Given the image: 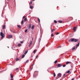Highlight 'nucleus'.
I'll return each instance as SVG.
<instances>
[{"label":"nucleus","instance_id":"6e6552de","mask_svg":"<svg viewBox=\"0 0 80 80\" xmlns=\"http://www.w3.org/2000/svg\"><path fill=\"white\" fill-rule=\"evenodd\" d=\"M72 62H67L66 63V65H68V63H71Z\"/></svg>","mask_w":80,"mask_h":80},{"label":"nucleus","instance_id":"37998d69","mask_svg":"<svg viewBox=\"0 0 80 80\" xmlns=\"http://www.w3.org/2000/svg\"><path fill=\"white\" fill-rule=\"evenodd\" d=\"M38 56L37 55L36 57V58H38Z\"/></svg>","mask_w":80,"mask_h":80},{"label":"nucleus","instance_id":"79ce46f5","mask_svg":"<svg viewBox=\"0 0 80 80\" xmlns=\"http://www.w3.org/2000/svg\"><path fill=\"white\" fill-rule=\"evenodd\" d=\"M61 47H62V46H59L58 47V48H61Z\"/></svg>","mask_w":80,"mask_h":80},{"label":"nucleus","instance_id":"c03bdc74","mask_svg":"<svg viewBox=\"0 0 80 80\" xmlns=\"http://www.w3.org/2000/svg\"><path fill=\"white\" fill-rule=\"evenodd\" d=\"M28 60H27V61L26 62H25V63H28Z\"/></svg>","mask_w":80,"mask_h":80},{"label":"nucleus","instance_id":"b1692460","mask_svg":"<svg viewBox=\"0 0 80 80\" xmlns=\"http://www.w3.org/2000/svg\"><path fill=\"white\" fill-rule=\"evenodd\" d=\"M25 57V55H23L22 56V58H23L24 57Z\"/></svg>","mask_w":80,"mask_h":80},{"label":"nucleus","instance_id":"393cba45","mask_svg":"<svg viewBox=\"0 0 80 80\" xmlns=\"http://www.w3.org/2000/svg\"><path fill=\"white\" fill-rule=\"evenodd\" d=\"M54 22L55 23H57V21L54 20Z\"/></svg>","mask_w":80,"mask_h":80},{"label":"nucleus","instance_id":"8fccbe9b","mask_svg":"<svg viewBox=\"0 0 80 80\" xmlns=\"http://www.w3.org/2000/svg\"><path fill=\"white\" fill-rule=\"evenodd\" d=\"M10 80H13V79H11Z\"/></svg>","mask_w":80,"mask_h":80},{"label":"nucleus","instance_id":"4be33fe9","mask_svg":"<svg viewBox=\"0 0 80 80\" xmlns=\"http://www.w3.org/2000/svg\"><path fill=\"white\" fill-rule=\"evenodd\" d=\"M79 45H80V43L78 42V44L76 45L77 47H78V46H79Z\"/></svg>","mask_w":80,"mask_h":80},{"label":"nucleus","instance_id":"f3484780","mask_svg":"<svg viewBox=\"0 0 80 80\" xmlns=\"http://www.w3.org/2000/svg\"><path fill=\"white\" fill-rule=\"evenodd\" d=\"M27 18H25L24 19V21L25 22L26 21H27Z\"/></svg>","mask_w":80,"mask_h":80},{"label":"nucleus","instance_id":"f03ea898","mask_svg":"<svg viewBox=\"0 0 80 80\" xmlns=\"http://www.w3.org/2000/svg\"><path fill=\"white\" fill-rule=\"evenodd\" d=\"M62 77V74L61 73H59L57 76V77L56 78V79H58V78H60Z\"/></svg>","mask_w":80,"mask_h":80},{"label":"nucleus","instance_id":"dca6fc26","mask_svg":"<svg viewBox=\"0 0 80 80\" xmlns=\"http://www.w3.org/2000/svg\"><path fill=\"white\" fill-rule=\"evenodd\" d=\"M21 23L22 24V25H23V20H22L21 22Z\"/></svg>","mask_w":80,"mask_h":80},{"label":"nucleus","instance_id":"bb28decb","mask_svg":"<svg viewBox=\"0 0 80 80\" xmlns=\"http://www.w3.org/2000/svg\"><path fill=\"white\" fill-rule=\"evenodd\" d=\"M21 44H18V47H20L21 46Z\"/></svg>","mask_w":80,"mask_h":80},{"label":"nucleus","instance_id":"aec40b11","mask_svg":"<svg viewBox=\"0 0 80 80\" xmlns=\"http://www.w3.org/2000/svg\"><path fill=\"white\" fill-rule=\"evenodd\" d=\"M57 62H58V61H57V60L55 61L54 62V63L55 64H56V63H57Z\"/></svg>","mask_w":80,"mask_h":80},{"label":"nucleus","instance_id":"f704fd0d","mask_svg":"<svg viewBox=\"0 0 80 80\" xmlns=\"http://www.w3.org/2000/svg\"><path fill=\"white\" fill-rule=\"evenodd\" d=\"M39 42H40V40H41V38H40L39 39V40H38Z\"/></svg>","mask_w":80,"mask_h":80},{"label":"nucleus","instance_id":"c9c22d12","mask_svg":"<svg viewBox=\"0 0 80 80\" xmlns=\"http://www.w3.org/2000/svg\"><path fill=\"white\" fill-rule=\"evenodd\" d=\"M33 53H36V50H34V51H33Z\"/></svg>","mask_w":80,"mask_h":80},{"label":"nucleus","instance_id":"ddd939ff","mask_svg":"<svg viewBox=\"0 0 80 80\" xmlns=\"http://www.w3.org/2000/svg\"><path fill=\"white\" fill-rule=\"evenodd\" d=\"M76 28H77L76 27H74L73 28V30H74V31H76Z\"/></svg>","mask_w":80,"mask_h":80},{"label":"nucleus","instance_id":"de8ad7c7","mask_svg":"<svg viewBox=\"0 0 80 80\" xmlns=\"http://www.w3.org/2000/svg\"><path fill=\"white\" fill-rule=\"evenodd\" d=\"M74 80V78H73L71 80Z\"/></svg>","mask_w":80,"mask_h":80},{"label":"nucleus","instance_id":"4468645a","mask_svg":"<svg viewBox=\"0 0 80 80\" xmlns=\"http://www.w3.org/2000/svg\"><path fill=\"white\" fill-rule=\"evenodd\" d=\"M28 52V50H27L24 53L25 55H26V53H27Z\"/></svg>","mask_w":80,"mask_h":80},{"label":"nucleus","instance_id":"f8f14e48","mask_svg":"<svg viewBox=\"0 0 80 80\" xmlns=\"http://www.w3.org/2000/svg\"><path fill=\"white\" fill-rule=\"evenodd\" d=\"M10 75L11 78H13V75H12V74H10Z\"/></svg>","mask_w":80,"mask_h":80},{"label":"nucleus","instance_id":"a18cd8bd","mask_svg":"<svg viewBox=\"0 0 80 80\" xmlns=\"http://www.w3.org/2000/svg\"><path fill=\"white\" fill-rule=\"evenodd\" d=\"M25 18V16H23L22 18V19H23V18Z\"/></svg>","mask_w":80,"mask_h":80},{"label":"nucleus","instance_id":"3c124183","mask_svg":"<svg viewBox=\"0 0 80 80\" xmlns=\"http://www.w3.org/2000/svg\"><path fill=\"white\" fill-rule=\"evenodd\" d=\"M32 1H35V0H32Z\"/></svg>","mask_w":80,"mask_h":80},{"label":"nucleus","instance_id":"0eeeda50","mask_svg":"<svg viewBox=\"0 0 80 80\" xmlns=\"http://www.w3.org/2000/svg\"><path fill=\"white\" fill-rule=\"evenodd\" d=\"M12 35H10L8 37V38H12Z\"/></svg>","mask_w":80,"mask_h":80},{"label":"nucleus","instance_id":"9d476101","mask_svg":"<svg viewBox=\"0 0 80 80\" xmlns=\"http://www.w3.org/2000/svg\"><path fill=\"white\" fill-rule=\"evenodd\" d=\"M58 22H59V23H62V22H63V21H62V20H59L58 21Z\"/></svg>","mask_w":80,"mask_h":80},{"label":"nucleus","instance_id":"20e7f679","mask_svg":"<svg viewBox=\"0 0 80 80\" xmlns=\"http://www.w3.org/2000/svg\"><path fill=\"white\" fill-rule=\"evenodd\" d=\"M37 73H38V72L35 71L34 72V75H33L34 78H35L37 77V75H36L35 74H37Z\"/></svg>","mask_w":80,"mask_h":80},{"label":"nucleus","instance_id":"a878e982","mask_svg":"<svg viewBox=\"0 0 80 80\" xmlns=\"http://www.w3.org/2000/svg\"><path fill=\"white\" fill-rule=\"evenodd\" d=\"M53 74L54 75L53 77H56V74H55V73H53Z\"/></svg>","mask_w":80,"mask_h":80},{"label":"nucleus","instance_id":"c85d7f7f","mask_svg":"<svg viewBox=\"0 0 80 80\" xmlns=\"http://www.w3.org/2000/svg\"><path fill=\"white\" fill-rule=\"evenodd\" d=\"M32 42H31L30 44H29V46H30V45H32Z\"/></svg>","mask_w":80,"mask_h":80},{"label":"nucleus","instance_id":"72a5a7b5","mask_svg":"<svg viewBox=\"0 0 80 80\" xmlns=\"http://www.w3.org/2000/svg\"><path fill=\"white\" fill-rule=\"evenodd\" d=\"M32 4V2L31 1L30 2V3H29V5H30L31 4Z\"/></svg>","mask_w":80,"mask_h":80},{"label":"nucleus","instance_id":"864d4df0","mask_svg":"<svg viewBox=\"0 0 80 80\" xmlns=\"http://www.w3.org/2000/svg\"><path fill=\"white\" fill-rule=\"evenodd\" d=\"M76 48H77V47H76Z\"/></svg>","mask_w":80,"mask_h":80},{"label":"nucleus","instance_id":"473e14b6","mask_svg":"<svg viewBox=\"0 0 80 80\" xmlns=\"http://www.w3.org/2000/svg\"><path fill=\"white\" fill-rule=\"evenodd\" d=\"M18 27H19V28H21V26L19 25H18Z\"/></svg>","mask_w":80,"mask_h":80},{"label":"nucleus","instance_id":"5701e85b","mask_svg":"<svg viewBox=\"0 0 80 80\" xmlns=\"http://www.w3.org/2000/svg\"><path fill=\"white\" fill-rule=\"evenodd\" d=\"M38 20L39 22L40 23V19H39L38 18Z\"/></svg>","mask_w":80,"mask_h":80},{"label":"nucleus","instance_id":"a19ab883","mask_svg":"<svg viewBox=\"0 0 80 80\" xmlns=\"http://www.w3.org/2000/svg\"><path fill=\"white\" fill-rule=\"evenodd\" d=\"M51 36L52 37H53V34H52L51 35Z\"/></svg>","mask_w":80,"mask_h":80},{"label":"nucleus","instance_id":"ea45409f","mask_svg":"<svg viewBox=\"0 0 80 80\" xmlns=\"http://www.w3.org/2000/svg\"><path fill=\"white\" fill-rule=\"evenodd\" d=\"M59 33H60V32H58L56 34V35H58V34H59Z\"/></svg>","mask_w":80,"mask_h":80},{"label":"nucleus","instance_id":"cd10ccee","mask_svg":"<svg viewBox=\"0 0 80 80\" xmlns=\"http://www.w3.org/2000/svg\"><path fill=\"white\" fill-rule=\"evenodd\" d=\"M75 47H74L72 48V50H75Z\"/></svg>","mask_w":80,"mask_h":80},{"label":"nucleus","instance_id":"a211bd4d","mask_svg":"<svg viewBox=\"0 0 80 80\" xmlns=\"http://www.w3.org/2000/svg\"><path fill=\"white\" fill-rule=\"evenodd\" d=\"M31 28V24H30V23L28 29H30Z\"/></svg>","mask_w":80,"mask_h":80},{"label":"nucleus","instance_id":"e433bc0d","mask_svg":"<svg viewBox=\"0 0 80 80\" xmlns=\"http://www.w3.org/2000/svg\"><path fill=\"white\" fill-rule=\"evenodd\" d=\"M62 66L63 67H66V65H62Z\"/></svg>","mask_w":80,"mask_h":80},{"label":"nucleus","instance_id":"2f4dec72","mask_svg":"<svg viewBox=\"0 0 80 80\" xmlns=\"http://www.w3.org/2000/svg\"><path fill=\"white\" fill-rule=\"evenodd\" d=\"M23 42H24V41H23L22 42H21V41L20 42V43H23Z\"/></svg>","mask_w":80,"mask_h":80},{"label":"nucleus","instance_id":"6ab92c4d","mask_svg":"<svg viewBox=\"0 0 80 80\" xmlns=\"http://www.w3.org/2000/svg\"><path fill=\"white\" fill-rule=\"evenodd\" d=\"M19 60H20V59H19V58H18L16 59V61H19Z\"/></svg>","mask_w":80,"mask_h":80},{"label":"nucleus","instance_id":"2eb2a0df","mask_svg":"<svg viewBox=\"0 0 80 80\" xmlns=\"http://www.w3.org/2000/svg\"><path fill=\"white\" fill-rule=\"evenodd\" d=\"M34 27H35V26H34L33 25L31 27V29H33Z\"/></svg>","mask_w":80,"mask_h":80},{"label":"nucleus","instance_id":"7c9ffc66","mask_svg":"<svg viewBox=\"0 0 80 80\" xmlns=\"http://www.w3.org/2000/svg\"><path fill=\"white\" fill-rule=\"evenodd\" d=\"M27 30H28V29H26L25 31V33H26V32H27Z\"/></svg>","mask_w":80,"mask_h":80},{"label":"nucleus","instance_id":"7ed1b4c3","mask_svg":"<svg viewBox=\"0 0 80 80\" xmlns=\"http://www.w3.org/2000/svg\"><path fill=\"white\" fill-rule=\"evenodd\" d=\"M0 35L1 36V38H4V34L2 32H0Z\"/></svg>","mask_w":80,"mask_h":80},{"label":"nucleus","instance_id":"c756f323","mask_svg":"<svg viewBox=\"0 0 80 80\" xmlns=\"http://www.w3.org/2000/svg\"><path fill=\"white\" fill-rule=\"evenodd\" d=\"M69 18H70V20H72V19H73V18H72V17H70Z\"/></svg>","mask_w":80,"mask_h":80},{"label":"nucleus","instance_id":"603ef678","mask_svg":"<svg viewBox=\"0 0 80 80\" xmlns=\"http://www.w3.org/2000/svg\"><path fill=\"white\" fill-rule=\"evenodd\" d=\"M41 38H42V36H41Z\"/></svg>","mask_w":80,"mask_h":80},{"label":"nucleus","instance_id":"423d86ee","mask_svg":"<svg viewBox=\"0 0 80 80\" xmlns=\"http://www.w3.org/2000/svg\"><path fill=\"white\" fill-rule=\"evenodd\" d=\"M51 32H54V31H55V30H56V28L53 29H52V28H51Z\"/></svg>","mask_w":80,"mask_h":80},{"label":"nucleus","instance_id":"49530a36","mask_svg":"<svg viewBox=\"0 0 80 80\" xmlns=\"http://www.w3.org/2000/svg\"><path fill=\"white\" fill-rule=\"evenodd\" d=\"M32 40H33V38H32Z\"/></svg>","mask_w":80,"mask_h":80},{"label":"nucleus","instance_id":"f257e3e1","mask_svg":"<svg viewBox=\"0 0 80 80\" xmlns=\"http://www.w3.org/2000/svg\"><path fill=\"white\" fill-rule=\"evenodd\" d=\"M78 41V39H75L74 38H72L70 40H69V42H77Z\"/></svg>","mask_w":80,"mask_h":80},{"label":"nucleus","instance_id":"412c9836","mask_svg":"<svg viewBox=\"0 0 80 80\" xmlns=\"http://www.w3.org/2000/svg\"><path fill=\"white\" fill-rule=\"evenodd\" d=\"M70 71L68 70V71L66 72V73H70Z\"/></svg>","mask_w":80,"mask_h":80},{"label":"nucleus","instance_id":"1a4fd4ad","mask_svg":"<svg viewBox=\"0 0 80 80\" xmlns=\"http://www.w3.org/2000/svg\"><path fill=\"white\" fill-rule=\"evenodd\" d=\"M30 8H31V9H33V8H34V7H33V6H30Z\"/></svg>","mask_w":80,"mask_h":80},{"label":"nucleus","instance_id":"9b49d317","mask_svg":"<svg viewBox=\"0 0 80 80\" xmlns=\"http://www.w3.org/2000/svg\"><path fill=\"white\" fill-rule=\"evenodd\" d=\"M2 28L3 29H5V25H4L2 26Z\"/></svg>","mask_w":80,"mask_h":80},{"label":"nucleus","instance_id":"09e8293b","mask_svg":"<svg viewBox=\"0 0 80 80\" xmlns=\"http://www.w3.org/2000/svg\"><path fill=\"white\" fill-rule=\"evenodd\" d=\"M33 65H34V64H32V66L33 67Z\"/></svg>","mask_w":80,"mask_h":80},{"label":"nucleus","instance_id":"39448f33","mask_svg":"<svg viewBox=\"0 0 80 80\" xmlns=\"http://www.w3.org/2000/svg\"><path fill=\"white\" fill-rule=\"evenodd\" d=\"M62 66V64H58L57 67H61Z\"/></svg>","mask_w":80,"mask_h":80},{"label":"nucleus","instance_id":"58836bf2","mask_svg":"<svg viewBox=\"0 0 80 80\" xmlns=\"http://www.w3.org/2000/svg\"><path fill=\"white\" fill-rule=\"evenodd\" d=\"M65 74H64V75H63V78H65Z\"/></svg>","mask_w":80,"mask_h":80},{"label":"nucleus","instance_id":"4c0bfd02","mask_svg":"<svg viewBox=\"0 0 80 80\" xmlns=\"http://www.w3.org/2000/svg\"><path fill=\"white\" fill-rule=\"evenodd\" d=\"M15 70H18V68H16L15 69Z\"/></svg>","mask_w":80,"mask_h":80}]
</instances>
